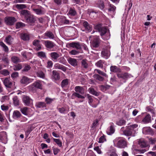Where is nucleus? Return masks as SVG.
Wrapping results in <instances>:
<instances>
[{
    "label": "nucleus",
    "mask_w": 156,
    "mask_h": 156,
    "mask_svg": "<svg viewBox=\"0 0 156 156\" xmlns=\"http://www.w3.org/2000/svg\"><path fill=\"white\" fill-rule=\"evenodd\" d=\"M94 28L100 33L103 39L108 40L110 38V34L109 31L105 27L103 26L102 24H97L95 26Z\"/></svg>",
    "instance_id": "f257e3e1"
},
{
    "label": "nucleus",
    "mask_w": 156,
    "mask_h": 156,
    "mask_svg": "<svg viewBox=\"0 0 156 156\" xmlns=\"http://www.w3.org/2000/svg\"><path fill=\"white\" fill-rule=\"evenodd\" d=\"M74 90L76 92H74L71 96L72 99L75 98V97H77L79 98L84 99L85 97L80 94H84L83 88V87L77 86L75 87Z\"/></svg>",
    "instance_id": "f03ea898"
},
{
    "label": "nucleus",
    "mask_w": 156,
    "mask_h": 156,
    "mask_svg": "<svg viewBox=\"0 0 156 156\" xmlns=\"http://www.w3.org/2000/svg\"><path fill=\"white\" fill-rule=\"evenodd\" d=\"M114 146L119 148H124L127 146L126 141L122 138L118 137L113 140Z\"/></svg>",
    "instance_id": "7ed1b4c3"
},
{
    "label": "nucleus",
    "mask_w": 156,
    "mask_h": 156,
    "mask_svg": "<svg viewBox=\"0 0 156 156\" xmlns=\"http://www.w3.org/2000/svg\"><path fill=\"white\" fill-rule=\"evenodd\" d=\"M92 46L95 48H97L99 46L100 43V40L98 36H95L94 37L93 39L91 41Z\"/></svg>",
    "instance_id": "20e7f679"
},
{
    "label": "nucleus",
    "mask_w": 156,
    "mask_h": 156,
    "mask_svg": "<svg viewBox=\"0 0 156 156\" xmlns=\"http://www.w3.org/2000/svg\"><path fill=\"white\" fill-rule=\"evenodd\" d=\"M117 77L119 78H122L125 80L130 78L131 75L127 73H118L117 74Z\"/></svg>",
    "instance_id": "39448f33"
},
{
    "label": "nucleus",
    "mask_w": 156,
    "mask_h": 156,
    "mask_svg": "<svg viewBox=\"0 0 156 156\" xmlns=\"http://www.w3.org/2000/svg\"><path fill=\"white\" fill-rule=\"evenodd\" d=\"M68 46L69 47L75 48L77 50H80L81 49V46L80 43L78 42H72L67 44V46Z\"/></svg>",
    "instance_id": "423d86ee"
},
{
    "label": "nucleus",
    "mask_w": 156,
    "mask_h": 156,
    "mask_svg": "<svg viewBox=\"0 0 156 156\" xmlns=\"http://www.w3.org/2000/svg\"><path fill=\"white\" fill-rule=\"evenodd\" d=\"M23 101L25 105L27 106H30L32 102V100L29 97L26 95L23 96Z\"/></svg>",
    "instance_id": "0eeeda50"
},
{
    "label": "nucleus",
    "mask_w": 156,
    "mask_h": 156,
    "mask_svg": "<svg viewBox=\"0 0 156 156\" xmlns=\"http://www.w3.org/2000/svg\"><path fill=\"white\" fill-rule=\"evenodd\" d=\"M50 55L52 60L54 62L57 61L58 58L60 56L59 54L55 52L51 53Z\"/></svg>",
    "instance_id": "6e6552de"
},
{
    "label": "nucleus",
    "mask_w": 156,
    "mask_h": 156,
    "mask_svg": "<svg viewBox=\"0 0 156 156\" xmlns=\"http://www.w3.org/2000/svg\"><path fill=\"white\" fill-rule=\"evenodd\" d=\"M54 67L56 69H60L64 72L66 71L67 70L66 67L58 63L54 64Z\"/></svg>",
    "instance_id": "1a4fd4ad"
},
{
    "label": "nucleus",
    "mask_w": 156,
    "mask_h": 156,
    "mask_svg": "<svg viewBox=\"0 0 156 156\" xmlns=\"http://www.w3.org/2000/svg\"><path fill=\"white\" fill-rule=\"evenodd\" d=\"M82 25L85 28V30L87 31L88 32H90L92 29V27L86 21H83Z\"/></svg>",
    "instance_id": "9d476101"
},
{
    "label": "nucleus",
    "mask_w": 156,
    "mask_h": 156,
    "mask_svg": "<svg viewBox=\"0 0 156 156\" xmlns=\"http://www.w3.org/2000/svg\"><path fill=\"white\" fill-rule=\"evenodd\" d=\"M110 126L108 127L106 133L108 135H111L113 134L115 132V128L113 126V123H110Z\"/></svg>",
    "instance_id": "9b49d317"
},
{
    "label": "nucleus",
    "mask_w": 156,
    "mask_h": 156,
    "mask_svg": "<svg viewBox=\"0 0 156 156\" xmlns=\"http://www.w3.org/2000/svg\"><path fill=\"white\" fill-rule=\"evenodd\" d=\"M31 82V80L25 76H23L20 80V83L22 84L27 85Z\"/></svg>",
    "instance_id": "f8f14e48"
},
{
    "label": "nucleus",
    "mask_w": 156,
    "mask_h": 156,
    "mask_svg": "<svg viewBox=\"0 0 156 156\" xmlns=\"http://www.w3.org/2000/svg\"><path fill=\"white\" fill-rule=\"evenodd\" d=\"M20 14L21 16L24 17L26 19L29 16L30 14V12L27 10H22L20 12Z\"/></svg>",
    "instance_id": "ddd939ff"
},
{
    "label": "nucleus",
    "mask_w": 156,
    "mask_h": 156,
    "mask_svg": "<svg viewBox=\"0 0 156 156\" xmlns=\"http://www.w3.org/2000/svg\"><path fill=\"white\" fill-rule=\"evenodd\" d=\"M52 79L55 80H58L60 79L59 73L55 70H54L52 72Z\"/></svg>",
    "instance_id": "4468645a"
},
{
    "label": "nucleus",
    "mask_w": 156,
    "mask_h": 156,
    "mask_svg": "<svg viewBox=\"0 0 156 156\" xmlns=\"http://www.w3.org/2000/svg\"><path fill=\"white\" fill-rule=\"evenodd\" d=\"M7 136L6 132L3 131L0 132V141H7Z\"/></svg>",
    "instance_id": "2eb2a0df"
},
{
    "label": "nucleus",
    "mask_w": 156,
    "mask_h": 156,
    "mask_svg": "<svg viewBox=\"0 0 156 156\" xmlns=\"http://www.w3.org/2000/svg\"><path fill=\"white\" fill-rule=\"evenodd\" d=\"M44 44L46 47L49 49H51L54 46V43L49 41H46L44 42Z\"/></svg>",
    "instance_id": "dca6fc26"
},
{
    "label": "nucleus",
    "mask_w": 156,
    "mask_h": 156,
    "mask_svg": "<svg viewBox=\"0 0 156 156\" xmlns=\"http://www.w3.org/2000/svg\"><path fill=\"white\" fill-rule=\"evenodd\" d=\"M110 71L113 73H120L121 71V69L115 66H111L110 67Z\"/></svg>",
    "instance_id": "f3484780"
},
{
    "label": "nucleus",
    "mask_w": 156,
    "mask_h": 156,
    "mask_svg": "<svg viewBox=\"0 0 156 156\" xmlns=\"http://www.w3.org/2000/svg\"><path fill=\"white\" fill-rule=\"evenodd\" d=\"M101 54L103 57L107 59L110 56V53L109 51L104 50L102 51Z\"/></svg>",
    "instance_id": "a211bd4d"
},
{
    "label": "nucleus",
    "mask_w": 156,
    "mask_h": 156,
    "mask_svg": "<svg viewBox=\"0 0 156 156\" xmlns=\"http://www.w3.org/2000/svg\"><path fill=\"white\" fill-rule=\"evenodd\" d=\"M33 85L36 88L40 89H42V86L41 81L38 80H37L35 82L33 83Z\"/></svg>",
    "instance_id": "6ab92c4d"
},
{
    "label": "nucleus",
    "mask_w": 156,
    "mask_h": 156,
    "mask_svg": "<svg viewBox=\"0 0 156 156\" xmlns=\"http://www.w3.org/2000/svg\"><path fill=\"white\" fill-rule=\"evenodd\" d=\"M138 127V125L136 124H132L128 126L127 127L130 129L133 134H134L136 130V129Z\"/></svg>",
    "instance_id": "aec40b11"
},
{
    "label": "nucleus",
    "mask_w": 156,
    "mask_h": 156,
    "mask_svg": "<svg viewBox=\"0 0 156 156\" xmlns=\"http://www.w3.org/2000/svg\"><path fill=\"white\" fill-rule=\"evenodd\" d=\"M138 143L140 147L141 148L145 147L147 146L146 142L143 139L139 140Z\"/></svg>",
    "instance_id": "412c9836"
},
{
    "label": "nucleus",
    "mask_w": 156,
    "mask_h": 156,
    "mask_svg": "<svg viewBox=\"0 0 156 156\" xmlns=\"http://www.w3.org/2000/svg\"><path fill=\"white\" fill-rule=\"evenodd\" d=\"M151 117L149 114H147L142 119V122L144 123H148L151 122Z\"/></svg>",
    "instance_id": "4be33fe9"
},
{
    "label": "nucleus",
    "mask_w": 156,
    "mask_h": 156,
    "mask_svg": "<svg viewBox=\"0 0 156 156\" xmlns=\"http://www.w3.org/2000/svg\"><path fill=\"white\" fill-rule=\"evenodd\" d=\"M68 62L71 65L74 66H75L77 65V61L75 58H69L68 59Z\"/></svg>",
    "instance_id": "5701e85b"
},
{
    "label": "nucleus",
    "mask_w": 156,
    "mask_h": 156,
    "mask_svg": "<svg viewBox=\"0 0 156 156\" xmlns=\"http://www.w3.org/2000/svg\"><path fill=\"white\" fill-rule=\"evenodd\" d=\"M26 20L28 23H34L36 21V19L33 15L30 14L28 17L26 19Z\"/></svg>",
    "instance_id": "b1692460"
},
{
    "label": "nucleus",
    "mask_w": 156,
    "mask_h": 156,
    "mask_svg": "<svg viewBox=\"0 0 156 156\" xmlns=\"http://www.w3.org/2000/svg\"><path fill=\"white\" fill-rule=\"evenodd\" d=\"M21 38L24 41H29L30 39L29 35L27 33L22 34H21Z\"/></svg>",
    "instance_id": "393cba45"
},
{
    "label": "nucleus",
    "mask_w": 156,
    "mask_h": 156,
    "mask_svg": "<svg viewBox=\"0 0 156 156\" xmlns=\"http://www.w3.org/2000/svg\"><path fill=\"white\" fill-rule=\"evenodd\" d=\"M82 66L84 68L87 69L89 66L88 61L86 59H83L81 62Z\"/></svg>",
    "instance_id": "a878e982"
},
{
    "label": "nucleus",
    "mask_w": 156,
    "mask_h": 156,
    "mask_svg": "<svg viewBox=\"0 0 156 156\" xmlns=\"http://www.w3.org/2000/svg\"><path fill=\"white\" fill-rule=\"evenodd\" d=\"M123 133L125 135L129 136H133L134 134L127 127L126 129L123 131Z\"/></svg>",
    "instance_id": "bb28decb"
},
{
    "label": "nucleus",
    "mask_w": 156,
    "mask_h": 156,
    "mask_svg": "<svg viewBox=\"0 0 156 156\" xmlns=\"http://www.w3.org/2000/svg\"><path fill=\"white\" fill-rule=\"evenodd\" d=\"M37 55L41 58H46V55L45 52L43 51H40L36 54Z\"/></svg>",
    "instance_id": "cd10ccee"
},
{
    "label": "nucleus",
    "mask_w": 156,
    "mask_h": 156,
    "mask_svg": "<svg viewBox=\"0 0 156 156\" xmlns=\"http://www.w3.org/2000/svg\"><path fill=\"white\" fill-rule=\"evenodd\" d=\"M88 91L90 93L95 96H98L99 95V93L92 87L89 88Z\"/></svg>",
    "instance_id": "c85d7f7f"
},
{
    "label": "nucleus",
    "mask_w": 156,
    "mask_h": 156,
    "mask_svg": "<svg viewBox=\"0 0 156 156\" xmlns=\"http://www.w3.org/2000/svg\"><path fill=\"white\" fill-rule=\"evenodd\" d=\"M35 106L37 108H43L46 107V104L44 102H39L36 103Z\"/></svg>",
    "instance_id": "c756f323"
},
{
    "label": "nucleus",
    "mask_w": 156,
    "mask_h": 156,
    "mask_svg": "<svg viewBox=\"0 0 156 156\" xmlns=\"http://www.w3.org/2000/svg\"><path fill=\"white\" fill-rule=\"evenodd\" d=\"M3 83L7 88L10 87V78H7L5 79L3 81Z\"/></svg>",
    "instance_id": "7c9ffc66"
},
{
    "label": "nucleus",
    "mask_w": 156,
    "mask_h": 156,
    "mask_svg": "<svg viewBox=\"0 0 156 156\" xmlns=\"http://www.w3.org/2000/svg\"><path fill=\"white\" fill-rule=\"evenodd\" d=\"M69 83V80L68 79H65L61 82V85L62 88L66 87Z\"/></svg>",
    "instance_id": "2f4dec72"
},
{
    "label": "nucleus",
    "mask_w": 156,
    "mask_h": 156,
    "mask_svg": "<svg viewBox=\"0 0 156 156\" xmlns=\"http://www.w3.org/2000/svg\"><path fill=\"white\" fill-rule=\"evenodd\" d=\"M45 36L48 37L50 39H53L54 37V36L53 34L51 31H47L45 34Z\"/></svg>",
    "instance_id": "473e14b6"
},
{
    "label": "nucleus",
    "mask_w": 156,
    "mask_h": 156,
    "mask_svg": "<svg viewBox=\"0 0 156 156\" xmlns=\"http://www.w3.org/2000/svg\"><path fill=\"white\" fill-rule=\"evenodd\" d=\"M59 63L63 65H66L67 63L66 60L63 57H62L58 58V61Z\"/></svg>",
    "instance_id": "72a5a7b5"
},
{
    "label": "nucleus",
    "mask_w": 156,
    "mask_h": 156,
    "mask_svg": "<svg viewBox=\"0 0 156 156\" xmlns=\"http://www.w3.org/2000/svg\"><path fill=\"white\" fill-rule=\"evenodd\" d=\"M33 10L37 14L41 15L44 13V11L38 9H33Z\"/></svg>",
    "instance_id": "f704fd0d"
},
{
    "label": "nucleus",
    "mask_w": 156,
    "mask_h": 156,
    "mask_svg": "<svg viewBox=\"0 0 156 156\" xmlns=\"http://www.w3.org/2000/svg\"><path fill=\"white\" fill-rule=\"evenodd\" d=\"M21 114L20 112L18 111H14L13 114V117L14 119H17L20 117Z\"/></svg>",
    "instance_id": "c9c22d12"
},
{
    "label": "nucleus",
    "mask_w": 156,
    "mask_h": 156,
    "mask_svg": "<svg viewBox=\"0 0 156 156\" xmlns=\"http://www.w3.org/2000/svg\"><path fill=\"white\" fill-rule=\"evenodd\" d=\"M93 77L96 80L101 81H103L104 79L103 77L97 74H95L93 75Z\"/></svg>",
    "instance_id": "e433bc0d"
},
{
    "label": "nucleus",
    "mask_w": 156,
    "mask_h": 156,
    "mask_svg": "<svg viewBox=\"0 0 156 156\" xmlns=\"http://www.w3.org/2000/svg\"><path fill=\"white\" fill-rule=\"evenodd\" d=\"M94 72H97L100 75H101L103 76H105L106 77H108V76L106 74L99 69H95L94 70Z\"/></svg>",
    "instance_id": "4c0bfd02"
},
{
    "label": "nucleus",
    "mask_w": 156,
    "mask_h": 156,
    "mask_svg": "<svg viewBox=\"0 0 156 156\" xmlns=\"http://www.w3.org/2000/svg\"><path fill=\"white\" fill-rule=\"evenodd\" d=\"M146 109L147 111L150 112L153 115H154V109L153 107L151 106H147L146 107Z\"/></svg>",
    "instance_id": "58836bf2"
},
{
    "label": "nucleus",
    "mask_w": 156,
    "mask_h": 156,
    "mask_svg": "<svg viewBox=\"0 0 156 156\" xmlns=\"http://www.w3.org/2000/svg\"><path fill=\"white\" fill-rule=\"evenodd\" d=\"M97 4L98 7L101 9H103L104 8V4L103 1H99Z\"/></svg>",
    "instance_id": "ea45409f"
},
{
    "label": "nucleus",
    "mask_w": 156,
    "mask_h": 156,
    "mask_svg": "<svg viewBox=\"0 0 156 156\" xmlns=\"http://www.w3.org/2000/svg\"><path fill=\"white\" fill-rule=\"evenodd\" d=\"M16 7L18 9H22L27 8V6L25 4H17L16 5Z\"/></svg>",
    "instance_id": "a19ab883"
},
{
    "label": "nucleus",
    "mask_w": 156,
    "mask_h": 156,
    "mask_svg": "<svg viewBox=\"0 0 156 156\" xmlns=\"http://www.w3.org/2000/svg\"><path fill=\"white\" fill-rule=\"evenodd\" d=\"M69 14L72 16H75L76 14V12L75 10L74 9L71 8L68 13Z\"/></svg>",
    "instance_id": "79ce46f5"
},
{
    "label": "nucleus",
    "mask_w": 156,
    "mask_h": 156,
    "mask_svg": "<svg viewBox=\"0 0 156 156\" xmlns=\"http://www.w3.org/2000/svg\"><path fill=\"white\" fill-rule=\"evenodd\" d=\"M0 73L5 76H7L9 75V72L6 69H4L0 71Z\"/></svg>",
    "instance_id": "37998d69"
},
{
    "label": "nucleus",
    "mask_w": 156,
    "mask_h": 156,
    "mask_svg": "<svg viewBox=\"0 0 156 156\" xmlns=\"http://www.w3.org/2000/svg\"><path fill=\"white\" fill-rule=\"evenodd\" d=\"M104 61L101 60H100L96 63V65L98 67L102 68L103 67V65Z\"/></svg>",
    "instance_id": "c03bdc74"
},
{
    "label": "nucleus",
    "mask_w": 156,
    "mask_h": 156,
    "mask_svg": "<svg viewBox=\"0 0 156 156\" xmlns=\"http://www.w3.org/2000/svg\"><path fill=\"white\" fill-rule=\"evenodd\" d=\"M13 100L15 105L17 106L19 105V101L17 96H15L13 98Z\"/></svg>",
    "instance_id": "a18cd8bd"
},
{
    "label": "nucleus",
    "mask_w": 156,
    "mask_h": 156,
    "mask_svg": "<svg viewBox=\"0 0 156 156\" xmlns=\"http://www.w3.org/2000/svg\"><path fill=\"white\" fill-rule=\"evenodd\" d=\"M11 59L12 61L14 63L20 62L19 58L16 56H13L12 57Z\"/></svg>",
    "instance_id": "49530a36"
},
{
    "label": "nucleus",
    "mask_w": 156,
    "mask_h": 156,
    "mask_svg": "<svg viewBox=\"0 0 156 156\" xmlns=\"http://www.w3.org/2000/svg\"><path fill=\"white\" fill-rule=\"evenodd\" d=\"M25 24L22 22L17 23L16 25V29H18L20 28L23 27L25 26Z\"/></svg>",
    "instance_id": "de8ad7c7"
},
{
    "label": "nucleus",
    "mask_w": 156,
    "mask_h": 156,
    "mask_svg": "<svg viewBox=\"0 0 156 156\" xmlns=\"http://www.w3.org/2000/svg\"><path fill=\"white\" fill-rule=\"evenodd\" d=\"M13 68L14 70H19L22 68V66L21 64H18L14 66Z\"/></svg>",
    "instance_id": "09e8293b"
},
{
    "label": "nucleus",
    "mask_w": 156,
    "mask_h": 156,
    "mask_svg": "<svg viewBox=\"0 0 156 156\" xmlns=\"http://www.w3.org/2000/svg\"><path fill=\"white\" fill-rule=\"evenodd\" d=\"M53 140L59 147L62 146V143L59 139L53 138Z\"/></svg>",
    "instance_id": "8fccbe9b"
},
{
    "label": "nucleus",
    "mask_w": 156,
    "mask_h": 156,
    "mask_svg": "<svg viewBox=\"0 0 156 156\" xmlns=\"http://www.w3.org/2000/svg\"><path fill=\"white\" fill-rule=\"evenodd\" d=\"M116 8L115 6L113 5L110 4L108 10L109 11L113 12L115 11Z\"/></svg>",
    "instance_id": "3c124183"
},
{
    "label": "nucleus",
    "mask_w": 156,
    "mask_h": 156,
    "mask_svg": "<svg viewBox=\"0 0 156 156\" xmlns=\"http://www.w3.org/2000/svg\"><path fill=\"white\" fill-rule=\"evenodd\" d=\"M31 53L29 52H23L21 53V54L23 57L26 59H28L27 55H29L31 54Z\"/></svg>",
    "instance_id": "603ef678"
},
{
    "label": "nucleus",
    "mask_w": 156,
    "mask_h": 156,
    "mask_svg": "<svg viewBox=\"0 0 156 156\" xmlns=\"http://www.w3.org/2000/svg\"><path fill=\"white\" fill-rule=\"evenodd\" d=\"M125 123L126 121L123 119L120 120L116 122L117 125L120 126L123 125L125 124Z\"/></svg>",
    "instance_id": "864d4df0"
},
{
    "label": "nucleus",
    "mask_w": 156,
    "mask_h": 156,
    "mask_svg": "<svg viewBox=\"0 0 156 156\" xmlns=\"http://www.w3.org/2000/svg\"><path fill=\"white\" fill-rule=\"evenodd\" d=\"M106 141V139L105 137V136L103 135L99 138V140L98 141V142L99 143H102Z\"/></svg>",
    "instance_id": "5fc2aeb1"
},
{
    "label": "nucleus",
    "mask_w": 156,
    "mask_h": 156,
    "mask_svg": "<svg viewBox=\"0 0 156 156\" xmlns=\"http://www.w3.org/2000/svg\"><path fill=\"white\" fill-rule=\"evenodd\" d=\"M79 53V51L75 50H73L69 52V53L70 55H78Z\"/></svg>",
    "instance_id": "6e6d98bb"
},
{
    "label": "nucleus",
    "mask_w": 156,
    "mask_h": 156,
    "mask_svg": "<svg viewBox=\"0 0 156 156\" xmlns=\"http://www.w3.org/2000/svg\"><path fill=\"white\" fill-rule=\"evenodd\" d=\"M0 45L3 47L4 51H8L9 49L8 48L6 45L2 42H1L0 43Z\"/></svg>",
    "instance_id": "4d7b16f0"
},
{
    "label": "nucleus",
    "mask_w": 156,
    "mask_h": 156,
    "mask_svg": "<svg viewBox=\"0 0 156 156\" xmlns=\"http://www.w3.org/2000/svg\"><path fill=\"white\" fill-rule=\"evenodd\" d=\"M28 109V108L27 107H24L23 108L21 109L20 110L22 113L25 115H27V111Z\"/></svg>",
    "instance_id": "13d9d810"
},
{
    "label": "nucleus",
    "mask_w": 156,
    "mask_h": 156,
    "mask_svg": "<svg viewBox=\"0 0 156 156\" xmlns=\"http://www.w3.org/2000/svg\"><path fill=\"white\" fill-rule=\"evenodd\" d=\"M53 101V99L48 97L46 98L45 99V101L46 102V103L48 104H50Z\"/></svg>",
    "instance_id": "bf43d9fd"
},
{
    "label": "nucleus",
    "mask_w": 156,
    "mask_h": 156,
    "mask_svg": "<svg viewBox=\"0 0 156 156\" xmlns=\"http://www.w3.org/2000/svg\"><path fill=\"white\" fill-rule=\"evenodd\" d=\"M87 98L88 99V103L90 105H91V103L93 101V99L92 98V96L88 94L87 95Z\"/></svg>",
    "instance_id": "052dcab7"
},
{
    "label": "nucleus",
    "mask_w": 156,
    "mask_h": 156,
    "mask_svg": "<svg viewBox=\"0 0 156 156\" xmlns=\"http://www.w3.org/2000/svg\"><path fill=\"white\" fill-rule=\"evenodd\" d=\"M98 120L97 119H96L93 122L91 126V128L93 129L95 128L97 125L98 124Z\"/></svg>",
    "instance_id": "680f3d73"
},
{
    "label": "nucleus",
    "mask_w": 156,
    "mask_h": 156,
    "mask_svg": "<svg viewBox=\"0 0 156 156\" xmlns=\"http://www.w3.org/2000/svg\"><path fill=\"white\" fill-rule=\"evenodd\" d=\"M1 109L2 110L6 111L8 110L9 109V107L7 105H3L1 106Z\"/></svg>",
    "instance_id": "e2e57ef3"
},
{
    "label": "nucleus",
    "mask_w": 156,
    "mask_h": 156,
    "mask_svg": "<svg viewBox=\"0 0 156 156\" xmlns=\"http://www.w3.org/2000/svg\"><path fill=\"white\" fill-rule=\"evenodd\" d=\"M52 149L53 151L54 154L55 155H56L60 151L59 149L57 148H55L54 147H52Z\"/></svg>",
    "instance_id": "0e129e2a"
},
{
    "label": "nucleus",
    "mask_w": 156,
    "mask_h": 156,
    "mask_svg": "<svg viewBox=\"0 0 156 156\" xmlns=\"http://www.w3.org/2000/svg\"><path fill=\"white\" fill-rule=\"evenodd\" d=\"M9 96H5L2 97L1 99V101L2 102H4L6 100H9Z\"/></svg>",
    "instance_id": "69168bd1"
},
{
    "label": "nucleus",
    "mask_w": 156,
    "mask_h": 156,
    "mask_svg": "<svg viewBox=\"0 0 156 156\" xmlns=\"http://www.w3.org/2000/svg\"><path fill=\"white\" fill-rule=\"evenodd\" d=\"M94 150L96 151L98 154H101L102 153V152L101 149L98 146H96L94 148Z\"/></svg>",
    "instance_id": "338daca9"
},
{
    "label": "nucleus",
    "mask_w": 156,
    "mask_h": 156,
    "mask_svg": "<svg viewBox=\"0 0 156 156\" xmlns=\"http://www.w3.org/2000/svg\"><path fill=\"white\" fill-rule=\"evenodd\" d=\"M53 63L52 61L51 60H48L47 62V67L48 68H51L52 67Z\"/></svg>",
    "instance_id": "774afa93"
}]
</instances>
